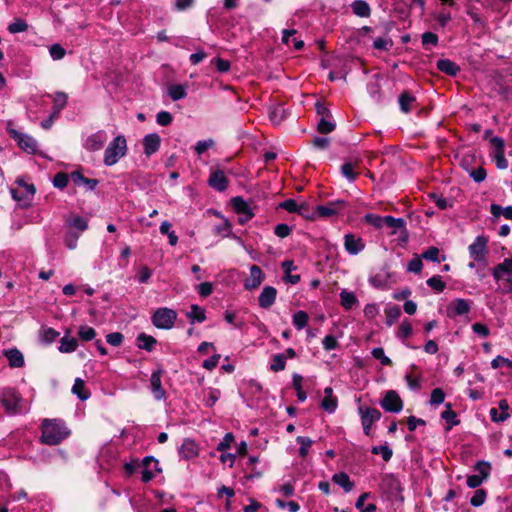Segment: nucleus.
Masks as SVG:
<instances>
[{
  "mask_svg": "<svg viewBox=\"0 0 512 512\" xmlns=\"http://www.w3.org/2000/svg\"><path fill=\"white\" fill-rule=\"evenodd\" d=\"M220 398V391L217 389H208L205 393V405L207 407H212Z\"/></svg>",
  "mask_w": 512,
  "mask_h": 512,
  "instance_id": "obj_50",
  "label": "nucleus"
},
{
  "mask_svg": "<svg viewBox=\"0 0 512 512\" xmlns=\"http://www.w3.org/2000/svg\"><path fill=\"white\" fill-rule=\"evenodd\" d=\"M341 305L346 310L352 309V307L357 303V297L353 292H349L347 290H342L340 293Z\"/></svg>",
  "mask_w": 512,
  "mask_h": 512,
  "instance_id": "obj_36",
  "label": "nucleus"
},
{
  "mask_svg": "<svg viewBox=\"0 0 512 512\" xmlns=\"http://www.w3.org/2000/svg\"><path fill=\"white\" fill-rule=\"evenodd\" d=\"M286 358L283 354L274 355L270 369L274 372H279L285 369Z\"/></svg>",
  "mask_w": 512,
  "mask_h": 512,
  "instance_id": "obj_48",
  "label": "nucleus"
},
{
  "mask_svg": "<svg viewBox=\"0 0 512 512\" xmlns=\"http://www.w3.org/2000/svg\"><path fill=\"white\" fill-rule=\"evenodd\" d=\"M351 8L353 13L359 17H369L371 14L370 6L364 0H355L351 4Z\"/></svg>",
  "mask_w": 512,
  "mask_h": 512,
  "instance_id": "obj_26",
  "label": "nucleus"
},
{
  "mask_svg": "<svg viewBox=\"0 0 512 512\" xmlns=\"http://www.w3.org/2000/svg\"><path fill=\"white\" fill-rule=\"evenodd\" d=\"M354 166L350 162H346L341 166L342 175L350 182L355 181L357 174L353 172Z\"/></svg>",
  "mask_w": 512,
  "mask_h": 512,
  "instance_id": "obj_59",
  "label": "nucleus"
},
{
  "mask_svg": "<svg viewBox=\"0 0 512 512\" xmlns=\"http://www.w3.org/2000/svg\"><path fill=\"white\" fill-rule=\"evenodd\" d=\"M359 413L361 416V423L363 426V431L365 435L369 436L371 431V426L374 422L378 421L381 417V413L376 408L369 407H360Z\"/></svg>",
  "mask_w": 512,
  "mask_h": 512,
  "instance_id": "obj_6",
  "label": "nucleus"
},
{
  "mask_svg": "<svg viewBox=\"0 0 512 512\" xmlns=\"http://www.w3.org/2000/svg\"><path fill=\"white\" fill-rule=\"evenodd\" d=\"M338 405V400L336 397H324L321 401V407L327 411L328 413L335 412Z\"/></svg>",
  "mask_w": 512,
  "mask_h": 512,
  "instance_id": "obj_53",
  "label": "nucleus"
},
{
  "mask_svg": "<svg viewBox=\"0 0 512 512\" xmlns=\"http://www.w3.org/2000/svg\"><path fill=\"white\" fill-rule=\"evenodd\" d=\"M232 206L237 214H252L250 205L241 197H234L231 200Z\"/></svg>",
  "mask_w": 512,
  "mask_h": 512,
  "instance_id": "obj_32",
  "label": "nucleus"
},
{
  "mask_svg": "<svg viewBox=\"0 0 512 512\" xmlns=\"http://www.w3.org/2000/svg\"><path fill=\"white\" fill-rule=\"evenodd\" d=\"M161 144V138L157 133H150L144 136L143 138V148H144V154L147 157H150L151 155L155 154Z\"/></svg>",
  "mask_w": 512,
  "mask_h": 512,
  "instance_id": "obj_14",
  "label": "nucleus"
},
{
  "mask_svg": "<svg viewBox=\"0 0 512 512\" xmlns=\"http://www.w3.org/2000/svg\"><path fill=\"white\" fill-rule=\"evenodd\" d=\"M335 127L336 124L331 120V118H320L317 124V130L322 134L331 133Z\"/></svg>",
  "mask_w": 512,
  "mask_h": 512,
  "instance_id": "obj_42",
  "label": "nucleus"
},
{
  "mask_svg": "<svg viewBox=\"0 0 512 512\" xmlns=\"http://www.w3.org/2000/svg\"><path fill=\"white\" fill-rule=\"evenodd\" d=\"M0 403L9 415L22 414L28 411L22 396L15 388L5 387L0 389Z\"/></svg>",
  "mask_w": 512,
  "mask_h": 512,
  "instance_id": "obj_2",
  "label": "nucleus"
},
{
  "mask_svg": "<svg viewBox=\"0 0 512 512\" xmlns=\"http://www.w3.org/2000/svg\"><path fill=\"white\" fill-rule=\"evenodd\" d=\"M28 29V24L23 19H16L8 26V31L11 34L25 32Z\"/></svg>",
  "mask_w": 512,
  "mask_h": 512,
  "instance_id": "obj_47",
  "label": "nucleus"
},
{
  "mask_svg": "<svg viewBox=\"0 0 512 512\" xmlns=\"http://www.w3.org/2000/svg\"><path fill=\"white\" fill-rule=\"evenodd\" d=\"M67 224L69 227L76 229L78 233L84 232L88 228V221L81 216H74L67 220Z\"/></svg>",
  "mask_w": 512,
  "mask_h": 512,
  "instance_id": "obj_40",
  "label": "nucleus"
},
{
  "mask_svg": "<svg viewBox=\"0 0 512 512\" xmlns=\"http://www.w3.org/2000/svg\"><path fill=\"white\" fill-rule=\"evenodd\" d=\"M490 212L494 217L504 216L506 219L512 220V206L503 208L498 204H492L490 206Z\"/></svg>",
  "mask_w": 512,
  "mask_h": 512,
  "instance_id": "obj_38",
  "label": "nucleus"
},
{
  "mask_svg": "<svg viewBox=\"0 0 512 512\" xmlns=\"http://www.w3.org/2000/svg\"><path fill=\"white\" fill-rule=\"evenodd\" d=\"M445 400V393L441 388H435L431 392L430 404L432 406L442 404Z\"/></svg>",
  "mask_w": 512,
  "mask_h": 512,
  "instance_id": "obj_57",
  "label": "nucleus"
},
{
  "mask_svg": "<svg viewBox=\"0 0 512 512\" xmlns=\"http://www.w3.org/2000/svg\"><path fill=\"white\" fill-rule=\"evenodd\" d=\"M214 140L213 139H206V140H200L196 143L195 145V152L198 154V155H201L203 154L205 151H207L208 149H210L211 147L214 146Z\"/></svg>",
  "mask_w": 512,
  "mask_h": 512,
  "instance_id": "obj_61",
  "label": "nucleus"
},
{
  "mask_svg": "<svg viewBox=\"0 0 512 512\" xmlns=\"http://www.w3.org/2000/svg\"><path fill=\"white\" fill-rule=\"evenodd\" d=\"M187 317L190 319L191 323H202L206 319L205 311L198 305H192L189 312H187Z\"/></svg>",
  "mask_w": 512,
  "mask_h": 512,
  "instance_id": "obj_34",
  "label": "nucleus"
},
{
  "mask_svg": "<svg viewBox=\"0 0 512 512\" xmlns=\"http://www.w3.org/2000/svg\"><path fill=\"white\" fill-rule=\"evenodd\" d=\"M451 310L453 315L461 316L467 314L470 311V305L465 299H456L451 304Z\"/></svg>",
  "mask_w": 512,
  "mask_h": 512,
  "instance_id": "obj_31",
  "label": "nucleus"
},
{
  "mask_svg": "<svg viewBox=\"0 0 512 512\" xmlns=\"http://www.w3.org/2000/svg\"><path fill=\"white\" fill-rule=\"evenodd\" d=\"M71 179L77 186H86L88 190H94L96 186L98 185V180L96 179H89L84 177V175L78 171L71 173Z\"/></svg>",
  "mask_w": 512,
  "mask_h": 512,
  "instance_id": "obj_22",
  "label": "nucleus"
},
{
  "mask_svg": "<svg viewBox=\"0 0 512 512\" xmlns=\"http://www.w3.org/2000/svg\"><path fill=\"white\" fill-rule=\"evenodd\" d=\"M386 324L392 326L401 316V310L397 305L387 306L385 309Z\"/></svg>",
  "mask_w": 512,
  "mask_h": 512,
  "instance_id": "obj_37",
  "label": "nucleus"
},
{
  "mask_svg": "<svg viewBox=\"0 0 512 512\" xmlns=\"http://www.w3.org/2000/svg\"><path fill=\"white\" fill-rule=\"evenodd\" d=\"M70 435V430L61 419H44L41 425V442L58 445Z\"/></svg>",
  "mask_w": 512,
  "mask_h": 512,
  "instance_id": "obj_1",
  "label": "nucleus"
},
{
  "mask_svg": "<svg viewBox=\"0 0 512 512\" xmlns=\"http://www.w3.org/2000/svg\"><path fill=\"white\" fill-rule=\"evenodd\" d=\"M288 116V111L282 104L269 107V119L274 125H279Z\"/></svg>",
  "mask_w": 512,
  "mask_h": 512,
  "instance_id": "obj_20",
  "label": "nucleus"
},
{
  "mask_svg": "<svg viewBox=\"0 0 512 512\" xmlns=\"http://www.w3.org/2000/svg\"><path fill=\"white\" fill-rule=\"evenodd\" d=\"M439 254H440L439 249L437 247L432 246V247H429L426 251H424L421 254V258L428 260V261L439 263L441 261L439 259Z\"/></svg>",
  "mask_w": 512,
  "mask_h": 512,
  "instance_id": "obj_54",
  "label": "nucleus"
},
{
  "mask_svg": "<svg viewBox=\"0 0 512 512\" xmlns=\"http://www.w3.org/2000/svg\"><path fill=\"white\" fill-rule=\"evenodd\" d=\"M78 336L82 341H91L96 336V330L88 325H82L79 327Z\"/></svg>",
  "mask_w": 512,
  "mask_h": 512,
  "instance_id": "obj_43",
  "label": "nucleus"
},
{
  "mask_svg": "<svg viewBox=\"0 0 512 512\" xmlns=\"http://www.w3.org/2000/svg\"><path fill=\"white\" fill-rule=\"evenodd\" d=\"M179 455L181 458L185 460L193 459L198 456L199 449L196 442L192 439L186 438L184 439L182 445L180 446Z\"/></svg>",
  "mask_w": 512,
  "mask_h": 512,
  "instance_id": "obj_15",
  "label": "nucleus"
},
{
  "mask_svg": "<svg viewBox=\"0 0 512 512\" xmlns=\"http://www.w3.org/2000/svg\"><path fill=\"white\" fill-rule=\"evenodd\" d=\"M68 96L64 92H56L53 96V111H52V117H58L60 112L65 108L67 104Z\"/></svg>",
  "mask_w": 512,
  "mask_h": 512,
  "instance_id": "obj_24",
  "label": "nucleus"
},
{
  "mask_svg": "<svg viewBox=\"0 0 512 512\" xmlns=\"http://www.w3.org/2000/svg\"><path fill=\"white\" fill-rule=\"evenodd\" d=\"M127 152V143L124 136L115 137L107 146L104 152V164L112 166L116 164L120 158L124 157Z\"/></svg>",
  "mask_w": 512,
  "mask_h": 512,
  "instance_id": "obj_3",
  "label": "nucleus"
},
{
  "mask_svg": "<svg viewBox=\"0 0 512 512\" xmlns=\"http://www.w3.org/2000/svg\"><path fill=\"white\" fill-rule=\"evenodd\" d=\"M72 393L77 395V397L82 401L87 400L90 397V393L86 390L84 381L80 378L75 379L72 387Z\"/></svg>",
  "mask_w": 512,
  "mask_h": 512,
  "instance_id": "obj_33",
  "label": "nucleus"
},
{
  "mask_svg": "<svg viewBox=\"0 0 512 512\" xmlns=\"http://www.w3.org/2000/svg\"><path fill=\"white\" fill-rule=\"evenodd\" d=\"M486 500V492L483 489H477L470 500V504L474 507H479L484 504Z\"/></svg>",
  "mask_w": 512,
  "mask_h": 512,
  "instance_id": "obj_58",
  "label": "nucleus"
},
{
  "mask_svg": "<svg viewBox=\"0 0 512 512\" xmlns=\"http://www.w3.org/2000/svg\"><path fill=\"white\" fill-rule=\"evenodd\" d=\"M488 240L484 236H478L472 244L469 245L468 250L470 257L476 262H484L487 254Z\"/></svg>",
  "mask_w": 512,
  "mask_h": 512,
  "instance_id": "obj_8",
  "label": "nucleus"
},
{
  "mask_svg": "<svg viewBox=\"0 0 512 512\" xmlns=\"http://www.w3.org/2000/svg\"><path fill=\"white\" fill-rule=\"evenodd\" d=\"M123 334L120 333V332H113V333H110L106 336V341L112 345V346H115V347H118L122 344L123 342Z\"/></svg>",
  "mask_w": 512,
  "mask_h": 512,
  "instance_id": "obj_64",
  "label": "nucleus"
},
{
  "mask_svg": "<svg viewBox=\"0 0 512 512\" xmlns=\"http://www.w3.org/2000/svg\"><path fill=\"white\" fill-rule=\"evenodd\" d=\"M208 184L211 188L216 191L223 192L229 185V180L225 176L224 172L220 169L211 170Z\"/></svg>",
  "mask_w": 512,
  "mask_h": 512,
  "instance_id": "obj_11",
  "label": "nucleus"
},
{
  "mask_svg": "<svg viewBox=\"0 0 512 512\" xmlns=\"http://www.w3.org/2000/svg\"><path fill=\"white\" fill-rule=\"evenodd\" d=\"M421 256H415L413 259H411L408 263V266H407V270L409 272H413V273H420L421 270H422V267H423V263H422V260H421Z\"/></svg>",
  "mask_w": 512,
  "mask_h": 512,
  "instance_id": "obj_62",
  "label": "nucleus"
},
{
  "mask_svg": "<svg viewBox=\"0 0 512 512\" xmlns=\"http://www.w3.org/2000/svg\"><path fill=\"white\" fill-rule=\"evenodd\" d=\"M398 102L400 105V110L403 113H409L412 109V105L416 102V98L409 92L405 91L400 94Z\"/></svg>",
  "mask_w": 512,
  "mask_h": 512,
  "instance_id": "obj_27",
  "label": "nucleus"
},
{
  "mask_svg": "<svg viewBox=\"0 0 512 512\" xmlns=\"http://www.w3.org/2000/svg\"><path fill=\"white\" fill-rule=\"evenodd\" d=\"M298 444H300L299 454L301 457H305L308 454L309 448L312 446L313 441L309 437L298 436L296 438Z\"/></svg>",
  "mask_w": 512,
  "mask_h": 512,
  "instance_id": "obj_46",
  "label": "nucleus"
},
{
  "mask_svg": "<svg viewBox=\"0 0 512 512\" xmlns=\"http://www.w3.org/2000/svg\"><path fill=\"white\" fill-rule=\"evenodd\" d=\"M3 353L8 360L10 367L21 368L24 365V356L17 348L5 350Z\"/></svg>",
  "mask_w": 512,
  "mask_h": 512,
  "instance_id": "obj_21",
  "label": "nucleus"
},
{
  "mask_svg": "<svg viewBox=\"0 0 512 512\" xmlns=\"http://www.w3.org/2000/svg\"><path fill=\"white\" fill-rule=\"evenodd\" d=\"M80 237V233L76 231H68L65 235V245L70 249L74 250L77 247V242Z\"/></svg>",
  "mask_w": 512,
  "mask_h": 512,
  "instance_id": "obj_52",
  "label": "nucleus"
},
{
  "mask_svg": "<svg viewBox=\"0 0 512 512\" xmlns=\"http://www.w3.org/2000/svg\"><path fill=\"white\" fill-rule=\"evenodd\" d=\"M412 334V325L409 321L405 320L401 323L397 331V337L406 339Z\"/></svg>",
  "mask_w": 512,
  "mask_h": 512,
  "instance_id": "obj_56",
  "label": "nucleus"
},
{
  "mask_svg": "<svg viewBox=\"0 0 512 512\" xmlns=\"http://www.w3.org/2000/svg\"><path fill=\"white\" fill-rule=\"evenodd\" d=\"M437 68L449 76H455L460 71V67L449 59L438 60Z\"/></svg>",
  "mask_w": 512,
  "mask_h": 512,
  "instance_id": "obj_23",
  "label": "nucleus"
},
{
  "mask_svg": "<svg viewBox=\"0 0 512 512\" xmlns=\"http://www.w3.org/2000/svg\"><path fill=\"white\" fill-rule=\"evenodd\" d=\"M264 280V273L257 265L250 267V275L244 281V288L246 290H254L258 288Z\"/></svg>",
  "mask_w": 512,
  "mask_h": 512,
  "instance_id": "obj_13",
  "label": "nucleus"
},
{
  "mask_svg": "<svg viewBox=\"0 0 512 512\" xmlns=\"http://www.w3.org/2000/svg\"><path fill=\"white\" fill-rule=\"evenodd\" d=\"M370 496L369 493H363L359 496V498L356 501V508L360 510L361 512H375L376 511V505L373 503L365 504V500L368 499Z\"/></svg>",
  "mask_w": 512,
  "mask_h": 512,
  "instance_id": "obj_39",
  "label": "nucleus"
},
{
  "mask_svg": "<svg viewBox=\"0 0 512 512\" xmlns=\"http://www.w3.org/2000/svg\"><path fill=\"white\" fill-rule=\"evenodd\" d=\"M427 285L437 292H442L445 289V283L440 276H433L427 280Z\"/></svg>",
  "mask_w": 512,
  "mask_h": 512,
  "instance_id": "obj_60",
  "label": "nucleus"
},
{
  "mask_svg": "<svg viewBox=\"0 0 512 512\" xmlns=\"http://www.w3.org/2000/svg\"><path fill=\"white\" fill-rule=\"evenodd\" d=\"M277 296V290L272 286H265L258 297L259 306L268 309L270 308Z\"/></svg>",
  "mask_w": 512,
  "mask_h": 512,
  "instance_id": "obj_16",
  "label": "nucleus"
},
{
  "mask_svg": "<svg viewBox=\"0 0 512 512\" xmlns=\"http://www.w3.org/2000/svg\"><path fill=\"white\" fill-rule=\"evenodd\" d=\"M365 220L376 228H382L383 226H385V220L384 217L382 216H378L375 214H367L365 216Z\"/></svg>",
  "mask_w": 512,
  "mask_h": 512,
  "instance_id": "obj_63",
  "label": "nucleus"
},
{
  "mask_svg": "<svg viewBox=\"0 0 512 512\" xmlns=\"http://www.w3.org/2000/svg\"><path fill=\"white\" fill-rule=\"evenodd\" d=\"M49 54L55 61L61 60L66 55V50L60 44H53L49 47Z\"/></svg>",
  "mask_w": 512,
  "mask_h": 512,
  "instance_id": "obj_49",
  "label": "nucleus"
},
{
  "mask_svg": "<svg viewBox=\"0 0 512 512\" xmlns=\"http://www.w3.org/2000/svg\"><path fill=\"white\" fill-rule=\"evenodd\" d=\"M143 465H144V469L142 470L141 479L143 482L147 483L155 477V474L151 470V466H153V468L156 471H160L159 463L153 457L147 456L143 460Z\"/></svg>",
  "mask_w": 512,
  "mask_h": 512,
  "instance_id": "obj_18",
  "label": "nucleus"
},
{
  "mask_svg": "<svg viewBox=\"0 0 512 512\" xmlns=\"http://www.w3.org/2000/svg\"><path fill=\"white\" fill-rule=\"evenodd\" d=\"M393 46V41L389 38L378 37L373 42V47L377 50L388 51Z\"/></svg>",
  "mask_w": 512,
  "mask_h": 512,
  "instance_id": "obj_51",
  "label": "nucleus"
},
{
  "mask_svg": "<svg viewBox=\"0 0 512 512\" xmlns=\"http://www.w3.org/2000/svg\"><path fill=\"white\" fill-rule=\"evenodd\" d=\"M445 407L446 409L441 413V418L449 424L447 430H450L453 426L459 424V420L457 419V414L453 411L450 403H447Z\"/></svg>",
  "mask_w": 512,
  "mask_h": 512,
  "instance_id": "obj_30",
  "label": "nucleus"
},
{
  "mask_svg": "<svg viewBox=\"0 0 512 512\" xmlns=\"http://www.w3.org/2000/svg\"><path fill=\"white\" fill-rule=\"evenodd\" d=\"M492 275L496 281L507 276L506 281L509 283L510 288H512V258H506L502 263L496 265Z\"/></svg>",
  "mask_w": 512,
  "mask_h": 512,
  "instance_id": "obj_10",
  "label": "nucleus"
},
{
  "mask_svg": "<svg viewBox=\"0 0 512 512\" xmlns=\"http://www.w3.org/2000/svg\"><path fill=\"white\" fill-rule=\"evenodd\" d=\"M168 94L174 101H177V100L185 98L187 95V92L183 85L174 84V85L169 86Z\"/></svg>",
  "mask_w": 512,
  "mask_h": 512,
  "instance_id": "obj_41",
  "label": "nucleus"
},
{
  "mask_svg": "<svg viewBox=\"0 0 512 512\" xmlns=\"http://www.w3.org/2000/svg\"><path fill=\"white\" fill-rule=\"evenodd\" d=\"M344 205V201L337 200L329 202L327 205H319L316 208V212L320 217H331L337 214Z\"/></svg>",
  "mask_w": 512,
  "mask_h": 512,
  "instance_id": "obj_17",
  "label": "nucleus"
},
{
  "mask_svg": "<svg viewBox=\"0 0 512 512\" xmlns=\"http://www.w3.org/2000/svg\"><path fill=\"white\" fill-rule=\"evenodd\" d=\"M309 320V316L305 311H298L293 315V325L298 329H303Z\"/></svg>",
  "mask_w": 512,
  "mask_h": 512,
  "instance_id": "obj_44",
  "label": "nucleus"
},
{
  "mask_svg": "<svg viewBox=\"0 0 512 512\" xmlns=\"http://www.w3.org/2000/svg\"><path fill=\"white\" fill-rule=\"evenodd\" d=\"M136 343L138 348L144 349L146 351H152L156 344V339L150 335L145 333H140L136 338Z\"/></svg>",
  "mask_w": 512,
  "mask_h": 512,
  "instance_id": "obj_25",
  "label": "nucleus"
},
{
  "mask_svg": "<svg viewBox=\"0 0 512 512\" xmlns=\"http://www.w3.org/2000/svg\"><path fill=\"white\" fill-rule=\"evenodd\" d=\"M380 404L385 411L391 413H399L403 409V402L394 390L387 391Z\"/></svg>",
  "mask_w": 512,
  "mask_h": 512,
  "instance_id": "obj_7",
  "label": "nucleus"
},
{
  "mask_svg": "<svg viewBox=\"0 0 512 512\" xmlns=\"http://www.w3.org/2000/svg\"><path fill=\"white\" fill-rule=\"evenodd\" d=\"M371 453L378 455L380 454L384 461H389L392 458L393 451L387 445L373 446Z\"/></svg>",
  "mask_w": 512,
  "mask_h": 512,
  "instance_id": "obj_45",
  "label": "nucleus"
},
{
  "mask_svg": "<svg viewBox=\"0 0 512 512\" xmlns=\"http://www.w3.org/2000/svg\"><path fill=\"white\" fill-rule=\"evenodd\" d=\"M163 375V370L158 368L153 371L150 377V389L156 400H163L166 398V391L162 387L161 377Z\"/></svg>",
  "mask_w": 512,
  "mask_h": 512,
  "instance_id": "obj_9",
  "label": "nucleus"
},
{
  "mask_svg": "<svg viewBox=\"0 0 512 512\" xmlns=\"http://www.w3.org/2000/svg\"><path fill=\"white\" fill-rule=\"evenodd\" d=\"M152 323L159 329H171L177 320V313L175 310L161 307L158 308L151 317Z\"/></svg>",
  "mask_w": 512,
  "mask_h": 512,
  "instance_id": "obj_4",
  "label": "nucleus"
},
{
  "mask_svg": "<svg viewBox=\"0 0 512 512\" xmlns=\"http://www.w3.org/2000/svg\"><path fill=\"white\" fill-rule=\"evenodd\" d=\"M77 347H78L77 339L74 337H69V336L65 335L60 340L59 351L62 353H71V352L75 351L77 349Z\"/></svg>",
  "mask_w": 512,
  "mask_h": 512,
  "instance_id": "obj_29",
  "label": "nucleus"
},
{
  "mask_svg": "<svg viewBox=\"0 0 512 512\" xmlns=\"http://www.w3.org/2000/svg\"><path fill=\"white\" fill-rule=\"evenodd\" d=\"M332 481L342 487L345 492H350L353 489V483L350 477L345 472H339L333 475Z\"/></svg>",
  "mask_w": 512,
  "mask_h": 512,
  "instance_id": "obj_28",
  "label": "nucleus"
},
{
  "mask_svg": "<svg viewBox=\"0 0 512 512\" xmlns=\"http://www.w3.org/2000/svg\"><path fill=\"white\" fill-rule=\"evenodd\" d=\"M8 124V133L18 143V145L28 153H34L37 149V142L35 139L27 134L21 133L10 127Z\"/></svg>",
  "mask_w": 512,
  "mask_h": 512,
  "instance_id": "obj_5",
  "label": "nucleus"
},
{
  "mask_svg": "<svg viewBox=\"0 0 512 512\" xmlns=\"http://www.w3.org/2000/svg\"><path fill=\"white\" fill-rule=\"evenodd\" d=\"M371 354L375 359L379 360L382 365L390 366L392 364L391 359L385 355L384 349L381 347L374 348Z\"/></svg>",
  "mask_w": 512,
  "mask_h": 512,
  "instance_id": "obj_55",
  "label": "nucleus"
},
{
  "mask_svg": "<svg viewBox=\"0 0 512 512\" xmlns=\"http://www.w3.org/2000/svg\"><path fill=\"white\" fill-rule=\"evenodd\" d=\"M344 247L350 255H357L364 250L365 243L361 237L348 233L344 236Z\"/></svg>",
  "mask_w": 512,
  "mask_h": 512,
  "instance_id": "obj_12",
  "label": "nucleus"
},
{
  "mask_svg": "<svg viewBox=\"0 0 512 512\" xmlns=\"http://www.w3.org/2000/svg\"><path fill=\"white\" fill-rule=\"evenodd\" d=\"M106 137L103 133H96L88 138L87 147L90 150L96 151L103 147Z\"/></svg>",
  "mask_w": 512,
  "mask_h": 512,
  "instance_id": "obj_35",
  "label": "nucleus"
},
{
  "mask_svg": "<svg viewBox=\"0 0 512 512\" xmlns=\"http://www.w3.org/2000/svg\"><path fill=\"white\" fill-rule=\"evenodd\" d=\"M509 405L506 400L499 402V408L490 409V417L493 422H504L510 417L508 413Z\"/></svg>",
  "mask_w": 512,
  "mask_h": 512,
  "instance_id": "obj_19",
  "label": "nucleus"
}]
</instances>
